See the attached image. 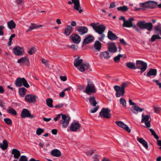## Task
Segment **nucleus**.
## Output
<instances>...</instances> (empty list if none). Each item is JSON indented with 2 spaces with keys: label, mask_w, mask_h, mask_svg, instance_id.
<instances>
[{
  "label": "nucleus",
  "mask_w": 161,
  "mask_h": 161,
  "mask_svg": "<svg viewBox=\"0 0 161 161\" xmlns=\"http://www.w3.org/2000/svg\"><path fill=\"white\" fill-rule=\"evenodd\" d=\"M79 58L80 57H78L75 60L74 65L80 71L83 72L85 70L88 68L89 65L88 64H85L82 63L83 60L82 59H79Z\"/></svg>",
  "instance_id": "nucleus-1"
},
{
  "label": "nucleus",
  "mask_w": 161,
  "mask_h": 161,
  "mask_svg": "<svg viewBox=\"0 0 161 161\" xmlns=\"http://www.w3.org/2000/svg\"><path fill=\"white\" fill-rule=\"evenodd\" d=\"M128 86V83L124 82H123L120 86L115 85L114 86V89L116 92V96L119 97L123 96L125 93V89Z\"/></svg>",
  "instance_id": "nucleus-2"
},
{
  "label": "nucleus",
  "mask_w": 161,
  "mask_h": 161,
  "mask_svg": "<svg viewBox=\"0 0 161 161\" xmlns=\"http://www.w3.org/2000/svg\"><path fill=\"white\" fill-rule=\"evenodd\" d=\"M15 84L17 87H20L23 85L27 88L30 87L26 80L24 77L17 78L15 81Z\"/></svg>",
  "instance_id": "nucleus-3"
},
{
  "label": "nucleus",
  "mask_w": 161,
  "mask_h": 161,
  "mask_svg": "<svg viewBox=\"0 0 161 161\" xmlns=\"http://www.w3.org/2000/svg\"><path fill=\"white\" fill-rule=\"evenodd\" d=\"M90 25L92 26L95 31L99 34H102L106 29V27L103 25H96L95 23H92Z\"/></svg>",
  "instance_id": "nucleus-4"
},
{
  "label": "nucleus",
  "mask_w": 161,
  "mask_h": 161,
  "mask_svg": "<svg viewBox=\"0 0 161 161\" xmlns=\"http://www.w3.org/2000/svg\"><path fill=\"white\" fill-rule=\"evenodd\" d=\"M136 69H140L141 73L142 74L147 69V64L146 63L142 61L137 60L136 62Z\"/></svg>",
  "instance_id": "nucleus-5"
},
{
  "label": "nucleus",
  "mask_w": 161,
  "mask_h": 161,
  "mask_svg": "<svg viewBox=\"0 0 161 161\" xmlns=\"http://www.w3.org/2000/svg\"><path fill=\"white\" fill-rule=\"evenodd\" d=\"M111 110L108 108H103L99 114L101 118H104L107 119L111 117L110 114Z\"/></svg>",
  "instance_id": "nucleus-6"
},
{
  "label": "nucleus",
  "mask_w": 161,
  "mask_h": 161,
  "mask_svg": "<svg viewBox=\"0 0 161 161\" xmlns=\"http://www.w3.org/2000/svg\"><path fill=\"white\" fill-rule=\"evenodd\" d=\"M62 119L60 121V124L63 128L67 127L70 120V117L65 114H62Z\"/></svg>",
  "instance_id": "nucleus-7"
},
{
  "label": "nucleus",
  "mask_w": 161,
  "mask_h": 161,
  "mask_svg": "<svg viewBox=\"0 0 161 161\" xmlns=\"http://www.w3.org/2000/svg\"><path fill=\"white\" fill-rule=\"evenodd\" d=\"M129 104L131 105H135V106L131 107V110L133 113L137 114L138 112H141L144 110V109L142 108L137 105H135L136 104L132 102L131 99H129Z\"/></svg>",
  "instance_id": "nucleus-8"
},
{
  "label": "nucleus",
  "mask_w": 161,
  "mask_h": 161,
  "mask_svg": "<svg viewBox=\"0 0 161 161\" xmlns=\"http://www.w3.org/2000/svg\"><path fill=\"white\" fill-rule=\"evenodd\" d=\"M20 115L21 117L23 118L29 117L31 119H32L35 117V116L30 113L28 109L25 108H24L23 109Z\"/></svg>",
  "instance_id": "nucleus-9"
},
{
  "label": "nucleus",
  "mask_w": 161,
  "mask_h": 161,
  "mask_svg": "<svg viewBox=\"0 0 161 161\" xmlns=\"http://www.w3.org/2000/svg\"><path fill=\"white\" fill-rule=\"evenodd\" d=\"M84 92L89 95L95 93L96 91L94 85L92 84H88Z\"/></svg>",
  "instance_id": "nucleus-10"
},
{
  "label": "nucleus",
  "mask_w": 161,
  "mask_h": 161,
  "mask_svg": "<svg viewBox=\"0 0 161 161\" xmlns=\"http://www.w3.org/2000/svg\"><path fill=\"white\" fill-rule=\"evenodd\" d=\"M81 125L77 121H74L72 123L69 129L71 131L75 132L79 129Z\"/></svg>",
  "instance_id": "nucleus-11"
},
{
  "label": "nucleus",
  "mask_w": 161,
  "mask_h": 161,
  "mask_svg": "<svg viewBox=\"0 0 161 161\" xmlns=\"http://www.w3.org/2000/svg\"><path fill=\"white\" fill-rule=\"evenodd\" d=\"M108 51L112 53H114L117 51V47L115 43L112 42L108 43Z\"/></svg>",
  "instance_id": "nucleus-12"
},
{
  "label": "nucleus",
  "mask_w": 161,
  "mask_h": 161,
  "mask_svg": "<svg viewBox=\"0 0 161 161\" xmlns=\"http://www.w3.org/2000/svg\"><path fill=\"white\" fill-rule=\"evenodd\" d=\"M149 116L148 115H146L144 116L143 114L142 115V119L141 120L142 123H144L146 126L147 128H149L150 127V122L151 120L149 121Z\"/></svg>",
  "instance_id": "nucleus-13"
},
{
  "label": "nucleus",
  "mask_w": 161,
  "mask_h": 161,
  "mask_svg": "<svg viewBox=\"0 0 161 161\" xmlns=\"http://www.w3.org/2000/svg\"><path fill=\"white\" fill-rule=\"evenodd\" d=\"M36 96L35 95L28 94L26 96L25 101L30 103H35L36 102Z\"/></svg>",
  "instance_id": "nucleus-14"
},
{
  "label": "nucleus",
  "mask_w": 161,
  "mask_h": 161,
  "mask_svg": "<svg viewBox=\"0 0 161 161\" xmlns=\"http://www.w3.org/2000/svg\"><path fill=\"white\" fill-rule=\"evenodd\" d=\"M72 3L74 4V8L80 13L82 12L81 9V7L80 4L79 0H71Z\"/></svg>",
  "instance_id": "nucleus-15"
},
{
  "label": "nucleus",
  "mask_w": 161,
  "mask_h": 161,
  "mask_svg": "<svg viewBox=\"0 0 161 161\" xmlns=\"http://www.w3.org/2000/svg\"><path fill=\"white\" fill-rule=\"evenodd\" d=\"M13 50L14 54L17 56L22 55L24 53L23 49L18 46L14 47Z\"/></svg>",
  "instance_id": "nucleus-16"
},
{
  "label": "nucleus",
  "mask_w": 161,
  "mask_h": 161,
  "mask_svg": "<svg viewBox=\"0 0 161 161\" xmlns=\"http://www.w3.org/2000/svg\"><path fill=\"white\" fill-rule=\"evenodd\" d=\"M115 123L118 126L124 129L128 133H130V132L131 130L129 129V127L123 122L120 121H116Z\"/></svg>",
  "instance_id": "nucleus-17"
},
{
  "label": "nucleus",
  "mask_w": 161,
  "mask_h": 161,
  "mask_svg": "<svg viewBox=\"0 0 161 161\" xmlns=\"http://www.w3.org/2000/svg\"><path fill=\"white\" fill-rule=\"evenodd\" d=\"M73 42L76 44H78L80 42L81 39L80 36L75 33L72 34L70 36Z\"/></svg>",
  "instance_id": "nucleus-18"
},
{
  "label": "nucleus",
  "mask_w": 161,
  "mask_h": 161,
  "mask_svg": "<svg viewBox=\"0 0 161 161\" xmlns=\"http://www.w3.org/2000/svg\"><path fill=\"white\" fill-rule=\"evenodd\" d=\"M94 39L93 36L91 35H87L86 36L85 38L84 39L83 44L86 45L89 43L92 42Z\"/></svg>",
  "instance_id": "nucleus-19"
},
{
  "label": "nucleus",
  "mask_w": 161,
  "mask_h": 161,
  "mask_svg": "<svg viewBox=\"0 0 161 161\" xmlns=\"http://www.w3.org/2000/svg\"><path fill=\"white\" fill-rule=\"evenodd\" d=\"M134 20V18H130L128 20H125L122 24L123 26L126 27H131V26H132V21Z\"/></svg>",
  "instance_id": "nucleus-20"
},
{
  "label": "nucleus",
  "mask_w": 161,
  "mask_h": 161,
  "mask_svg": "<svg viewBox=\"0 0 161 161\" xmlns=\"http://www.w3.org/2000/svg\"><path fill=\"white\" fill-rule=\"evenodd\" d=\"M77 30L80 35H83L86 33L88 31V29L87 27L83 26H80L78 27Z\"/></svg>",
  "instance_id": "nucleus-21"
},
{
  "label": "nucleus",
  "mask_w": 161,
  "mask_h": 161,
  "mask_svg": "<svg viewBox=\"0 0 161 161\" xmlns=\"http://www.w3.org/2000/svg\"><path fill=\"white\" fill-rule=\"evenodd\" d=\"M17 62L19 63H22L23 64H24L27 66H29L30 65V62L29 58L26 57H23L21 58L18 60Z\"/></svg>",
  "instance_id": "nucleus-22"
},
{
  "label": "nucleus",
  "mask_w": 161,
  "mask_h": 161,
  "mask_svg": "<svg viewBox=\"0 0 161 161\" xmlns=\"http://www.w3.org/2000/svg\"><path fill=\"white\" fill-rule=\"evenodd\" d=\"M108 38L111 40H114L117 39L118 37L114 33L111 31L109 30L107 35Z\"/></svg>",
  "instance_id": "nucleus-23"
},
{
  "label": "nucleus",
  "mask_w": 161,
  "mask_h": 161,
  "mask_svg": "<svg viewBox=\"0 0 161 161\" xmlns=\"http://www.w3.org/2000/svg\"><path fill=\"white\" fill-rule=\"evenodd\" d=\"M137 141L146 149L148 148V145L147 142L142 138H139L138 137L137 138Z\"/></svg>",
  "instance_id": "nucleus-24"
},
{
  "label": "nucleus",
  "mask_w": 161,
  "mask_h": 161,
  "mask_svg": "<svg viewBox=\"0 0 161 161\" xmlns=\"http://www.w3.org/2000/svg\"><path fill=\"white\" fill-rule=\"evenodd\" d=\"M12 153L14 155V157L16 159H18L20 156V151L14 148L12 150Z\"/></svg>",
  "instance_id": "nucleus-25"
},
{
  "label": "nucleus",
  "mask_w": 161,
  "mask_h": 161,
  "mask_svg": "<svg viewBox=\"0 0 161 161\" xmlns=\"http://www.w3.org/2000/svg\"><path fill=\"white\" fill-rule=\"evenodd\" d=\"M42 26V25H37L35 23H31V25L30 26L29 29L27 30L26 32H28L34 29L38 28L40 27H41Z\"/></svg>",
  "instance_id": "nucleus-26"
},
{
  "label": "nucleus",
  "mask_w": 161,
  "mask_h": 161,
  "mask_svg": "<svg viewBox=\"0 0 161 161\" xmlns=\"http://www.w3.org/2000/svg\"><path fill=\"white\" fill-rule=\"evenodd\" d=\"M7 26L9 29L10 30H12L15 28L16 25L14 20H11L8 22Z\"/></svg>",
  "instance_id": "nucleus-27"
},
{
  "label": "nucleus",
  "mask_w": 161,
  "mask_h": 161,
  "mask_svg": "<svg viewBox=\"0 0 161 161\" xmlns=\"http://www.w3.org/2000/svg\"><path fill=\"white\" fill-rule=\"evenodd\" d=\"M157 70L156 69H151L147 73V76L150 77L151 76H156L157 75Z\"/></svg>",
  "instance_id": "nucleus-28"
},
{
  "label": "nucleus",
  "mask_w": 161,
  "mask_h": 161,
  "mask_svg": "<svg viewBox=\"0 0 161 161\" xmlns=\"http://www.w3.org/2000/svg\"><path fill=\"white\" fill-rule=\"evenodd\" d=\"M51 154L54 157H59L61 155V153L58 149H54L51 151Z\"/></svg>",
  "instance_id": "nucleus-29"
},
{
  "label": "nucleus",
  "mask_w": 161,
  "mask_h": 161,
  "mask_svg": "<svg viewBox=\"0 0 161 161\" xmlns=\"http://www.w3.org/2000/svg\"><path fill=\"white\" fill-rule=\"evenodd\" d=\"M72 31V27L70 25H67V27L65 28L64 34L66 36H68L70 35Z\"/></svg>",
  "instance_id": "nucleus-30"
},
{
  "label": "nucleus",
  "mask_w": 161,
  "mask_h": 161,
  "mask_svg": "<svg viewBox=\"0 0 161 161\" xmlns=\"http://www.w3.org/2000/svg\"><path fill=\"white\" fill-rule=\"evenodd\" d=\"M26 89L23 87L19 89V93L21 97H23L26 94Z\"/></svg>",
  "instance_id": "nucleus-31"
},
{
  "label": "nucleus",
  "mask_w": 161,
  "mask_h": 161,
  "mask_svg": "<svg viewBox=\"0 0 161 161\" xmlns=\"http://www.w3.org/2000/svg\"><path fill=\"white\" fill-rule=\"evenodd\" d=\"M8 142L6 140H4L3 141V143H0V147L3 150L6 149L8 147Z\"/></svg>",
  "instance_id": "nucleus-32"
},
{
  "label": "nucleus",
  "mask_w": 161,
  "mask_h": 161,
  "mask_svg": "<svg viewBox=\"0 0 161 161\" xmlns=\"http://www.w3.org/2000/svg\"><path fill=\"white\" fill-rule=\"evenodd\" d=\"M101 43L98 41H96L94 44V47L95 49L98 51H99L101 49Z\"/></svg>",
  "instance_id": "nucleus-33"
},
{
  "label": "nucleus",
  "mask_w": 161,
  "mask_h": 161,
  "mask_svg": "<svg viewBox=\"0 0 161 161\" xmlns=\"http://www.w3.org/2000/svg\"><path fill=\"white\" fill-rule=\"evenodd\" d=\"M7 112L9 114H12L14 116L16 115L17 113L16 111L11 107H9L7 110Z\"/></svg>",
  "instance_id": "nucleus-34"
},
{
  "label": "nucleus",
  "mask_w": 161,
  "mask_h": 161,
  "mask_svg": "<svg viewBox=\"0 0 161 161\" xmlns=\"http://www.w3.org/2000/svg\"><path fill=\"white\" fill-rule=\"evenodd\" d=\"M127 67L130 69H136V65L134 63L129 62L125 64Z\"/></svg>",
  "instance_id": "nucleus-35"
},
{
  "label": "nucleus",
  "mask_w": 161,
  "mask_h": 161,
  "mask_svg": "<svg viewBox=\"0 0 161 161\" xmlns=\"http://www.w3.org/2000/svg\"><path fill=\"white\" fill-rule=\"evenodd\" d=\"M146 23L145 21H140L137 23L136 25L140 28L144 29Z\"/></svg>",
  "instance_id": "nucleus-36"
},
{
  "label": "nucleus",
  "mask_w": 161,
  "mask_h": 161,
  "mask_svg": "<svg viewBox=\"0 0 161 161\" xmlns=\"http://www.w3.org/2000/svg\"><path fill=\"white\" fill-rule=\"evenodd\" d=\"M154 29L155 33L157 34H159V33L161 31V24H159L155 25Z\"/></svg>",
  "instance_id": "nucleus-37"
},
{
  "label": "nucleus",
  "mask_w": 161,
  "mask_h": 161,
  "mask_svg": "<svg viewBox=\"0 0 161 161\" xmlns=\"http://www.w3.org/2000/svg\"><path fill=\"white\" fill-rule=\"evenodd\" d=\"M89 102L90 104L92 106L95 107L97 104V102L95 100V97L93 96L89 98Z\"/></svg>",
  "instance_id": "nucleus-38"
},
{
  "label": "nucleus",
  "mask_w": 161,
  "mask_h": 161,
  "mask_svg": "<svg viewBox=\"0 0 161 161\" xmlns=\"http://www.w3.org/2000/svg\"><path fill=\"white\" fill-rule=\"evenodd\" d=\"M153 28V25L151 23H146L144 27V29H146L148 31L152 30Z\"/></svg>",
  "instance_id": "nucleus-39"
},
{
  "label": "nucleus",
  "mask_w": 161,
  "mask_h": 161,
  "mask_svg": "<svg viewBox=\"0 0 161 161\" xmlns=\"http://www.w3.org/2000/svg\"><path fill=\"white\" fill-rule=\"evenodd\" d=\"M46 103L47 105L50 107L53 108V100L50 98H48L46 100Z\"/></svg>",
  "instance_id": "nucleus-40"
},
{
  "label": "nucleus",
  "mask_w": 161,
  "mask_h": 161,
  "mask_svg": "<svg viewBox=\"0 0 161 161\" xmlns=\"http://www.w3.org/2000/svg\"><path fill=\"white\" fill-rule=\"evenodd\" d=\"M149 8H155L157 4V3L153 1H149Z\"/></svg>",
  "instance_id": "nucleus-41"
},
{
  "label": "nucleus",
  "mask_w": 161,
  "mask_h": 161,
  "mask_svg": "<svg viewBox=\"0 0 161 161\" xmlns=\"http://www.w3.org/2000/svg\"><path fill=\"white\" fill-rule=\"evenodd\" d=\"M101 57H104L105 58L108 59L110 57L109 52L108 51L102 53L101 55Z\"/></svg>",
  "instance_id": "nucleus-42"
},
{
  "label": "nucleus",
  "mask_w": 161,
  "mask_h": 161,
  "mask_svg": "<svg viewBox=\"0 0 161 161\" xmlns=\"http://www.w3.org/2000/svg\"><path fill=\"white\" fill-rule=\"evenodd\" d=\"M117 9L123 12L127 11L128 10V8L126 6L124 5L122 7H119L117 8Z\"/></svg>",
  "instance_id": "nucleus-43"
},
{
  "label": "nucleus",
  "mask_w": 161,
  "mask_h": 161,
  "mask_svg": "<svg viewBox=\"0 0 161 161\" xmlns=\"http://www.w3.org/2000/svg\"><path fill=\"white\" fill-rule=\"evenodd\" d=\"M161 37L159 35V34L153 35L151 38V41L152 42H154L156 39H160Z\"/></svg>",
  "instance_id": "nucleus-44"
},
{
  "label": "nucleus",
  "mask_w": 161,
  "mask_h": 161,
  "mask_svg": "<svg viewBox=\"0 0 161 161\" xmlns=\"http://www.w3.org/2000/svg\"><path fill=\"white\" fill-rule=\"evenodd\" d=\"M150 132L151 133V134L152 135H153L154 138L158 140L159 139L158 136L156 134L155 132L154 131V130L152 129H149Z\"/></svg>",
  "instance_id": "nucleus-45"
},
{
  "label": "nucleus",
  "mask_w": 161,
  "mask_h": 161,
  "mask_svg": "<svg viewBox=\"0 0 161 161\" xmlns=\"http://www.w3.org/2000/svg\"><path fill=\"white\" fill-rule=\"evenodd\" d=\"M120 103L122 104L123 107H126V102L125 99L123 98H121L120 99Z\"/></svg>",
  "instance_id": "nucleus-46"
},
{
  "label": "nucleus",
  "mask_w": 161,
  "mask_h": 161,
  "mask_svg": "<svg viewBox=\"0 0 161 161\" xmlns=\"http://www.w3.org/2000/svg\"><path fill=\"white\" fill-rule=\"evenodd\" d=\"M153 108L154 109L155 113L158 114L161 110V108L158 106H156L154 105L153 106Z\"/></svg>",
  "instance_id": "nucleus-47"
},
{
  "label": "nucleus",
  "mask_w": 161,
  "mask_h": 161,
  "mask_svg": "<svg viewBox=\"0 0 161 161\" xmlns=\"http://www.w3.org/2000/svg\"><path fill=\"white\" fill-rule=\"evenodd\" d=\"M122 57V55L119 54L117 56L114 58V60L116 63H118L119 62L120 58Z\"/></svg>",
  "instance_id": "nucleus-48"
},
{
  "label": "nucleus",
  "mask_w": 161,
  "mask_h": 161,
  "mask_svg": "<svg viewBox=\"0 0 161 161\" xmlns=\"http://www.w3.org/2000/svg\"><path fill=\"white\" fill-rule=\"evenodd\" d=\"M15 36V34H12L9 37V42L8 43V46H10L11 45L12 38H14Z\"/></svg>",
  "instance_id": "nucleus-49"
},
{
  "label": "nucleus",
  "mask_w": 161,
  "mask_h": 161,
  "mask_svg": "<svg viewBox=\"0 0 161 161\" xmlns=\"http://www.w3.org/2000/svg\"><path fill=\"white\" fill-rule=\"evenodd\" d=\"M148 3L149 2L148 1L145 3H140V5L141 6L143 7L149 8Z\"/></svg>",
  "instance_id": "nucleus-50"
},
{
  "label": "nucleus",
  "mask_w": 161,
  "mask_h": 161,
  "mask_svg": "<svg viewBox=\"0 0 161 161\" xmlns=\"http://www.w3.org/2000/svg\"><path fill=\"white\" fill-rule=\"evenodd\" d=\"M36 52V49L35 47H32L30 49V50L28 51V53L30 55H32V54Z\"/></svg>",
  "instance_id": "nucleus-51"
},
{
  "label": "nucleus",
  "mask_w": 161,
  "mask_h": 161,
  "mask_svg": "<svg viewBox=\"0 0 161 161\" xmlns=\"http://www.w3.org/2000/svg\"><path fill=\"white\" fill-rule=\"evenodd\" d=\"M5 122L8 125H11L12 123V121L9 118H5L4 119Z\"/></svg>",
  "instance_id": "nucleus-52"
},
{
  "label": "nucleus",
  "mask_w": 161,
  "mask_h": 161,
  "mask_svg": "<svg viewBox=\"0 0 161 161\" xmlns=\"http://www.w3.org/2000/svg\"><path fill=\"white\" fill-rule=\"evenodd\" d=\"M44 132L43 129L41 128H38L37 129L36 131V134L37 135L39 136Z\"/></svg>",
  "instance_id": "nucleus-53"
},
{
  "label": "nucleus",
  "mask_w": 161,
  "mask_h": 161,
  "mask_svg": "<svg viewBox=\"0 0 161 161\" xmlns=\"http://www.w3.org/2000/svg\"><path fill=\"white\" fill-rule=\"evenodd\" d=\"M95 107L94 108H93L91 109L90 110V113H93L96 112L98 109L99 108V106H95Z\"/></svg>",
  "instance_id": "nucleus-54"
},
{
  "label": "nucleus",
  "mask_w": 161,
  "mask_h": 161,
  "mask_svg": "<svg viewBox=\"0 0 161 161\" xmlns=\"http://www.w3.org/2000/svg\"><path fill=\"white\" fill-rule=\"evenodd\" d=\"M4 28V27L3 25H0V36H2L3 35L4 33L3 30Z\"/></svg>",
  "instance_id": "nucleus-55"
},
{
  "label": "nucleus",
  "mask_w": 161,
  "mask_h": 161,
  "mask_svg": "<svg viewBox=\"0 0 161 161\" xmlns=\"http://www.w3.org/2000/svg\"><path fill=\"white\" fill-rule=\"evenodd\" d=\"M100 34L101 35V36L100 37H99L98 38V39L100 41L102 42V41H103L104 39V37H105V35L104 34H103V33H102V34Z\"/></svg>",
  "instance_id": "nucleus-56"
},
{
  "label": "nucleus",
  "mask_w": 161,
  "mask_h": 161,
  "mask_svg": "<svg viewBox=\"0 0 161 161\" xmlns=\"http://www.w3.org/2000/svg\"><path fill=\"white\" fill-rule=\"evenodd\" d=\"M131 27H132V28L135 29L136 31L139 32L140 33H141V32L138 28H137L136 25H133V24H132V26H131Z\"/></svg>",
  "instance_id": "nucleus-57"
},
{
  "label": "nucleus",
  "mask_w": 161,
  "mask_h": 161,
  "mask_svg": "<svg viewBox=\"0 0 161 161\" xmlns=\"http://www.w3.org/2000/svg\"><path fill=\"white\" fill-rule=\"evenodd\" d=\"M153 81H154L156 82L157 85H158L159 86V88H161V83L159 82V81L157 80H153Z\"/></svg>",
  "instance_id": "nucleus-58"
},
{
  "label": "nucleus",
  "mask_w": 161,
  "mask_h": 161,
  "mask_svg": "<svg viewBox=\"0 0 161 161\" xmlns=\"http://www.w3.org/2000/svg\"><path fill=\"white\" fill-rule=\"evenodd\" d=\"M69 47L74 50H76L77 49L78 47L77 46L73 44L70 46Z\"/></svg>",
  "instance_id": "nucleus-59"
},
{
  "label": "nucleus",
  "mask_w": 161,
  "mask_h": 161,
  "mask_svg": "<svg viewBox=\"0 0 161 161\" xmlns=\"http://www.w3.org/2000/svg\"><path fill=\"white\" fill-rule=\"evenodd\" d=\"M62 116L61 114H58L57 115L56 117L54 118V120L55 121H58V119L60 118L61 116Z\"/></svg>",
  "instance_id": "nucleus-60"
},
{
  "label": "nucleus",
  "mask_w": 161,
  "mask_h": 161,
  "mask_svg": "<svg viewBox=\"0 0 161 161\" xmlns=\"http://www.w3.org/2000/svg\"><path fill=\"white\" fill-rule=\"evenodd\" d=\"M64 105V104L63 103L59 104L55 106L54 107L56 108H59L63 107Z\"/></svg>",
  "instance_id": "nucleus-61"
},
{
  "label": "nucleus",
  "mask_w": 161,
  "mask_h": 161,
  "mask_svg": "<svg viewBox=\"0 0 161 161\" xmlns=\"http://www.w3.org/2000/svg\"><path fill=\"white\" fill-rule=\"evenodd\" d=\"M116 7V5L115 4V3L113 2L112 3L110 4V6L109 7L110 8H113Z\"/></svg>",
  "instance_id": "nucleus-62"
},
{
  "label": "nucleus",
  "mask_w": 161,
  "mask_h": 161,
  "mask_svg": "<svg viewBox=\"0 0 161 161\" xmlns=\"http://www.w3.org/2000/svg\"><path fill=\"white\" fill-rule=\"evenodd\" d=\"M42 63L45 64L46 66H47L48 65V61L45 59H42Z\"/></svg>",
  "instance_id": "nucleus-63"
},
{
  "label": "nucleus",
  "mask_w": 161,
  "mask_h": 161,
  "mask_svg": "<svg viewBox=\"0 0 161 161\" xmlns=\"http://www.w3.org/2000/svg\"><path fill=\"white\" fill-rule=\"evenodd\" d=\"M157 144L159 146H160V147H159V148L161 150V140H157Z\"/></svg>",
  "instance_id": "nucleus-64"
}]
</instances>
